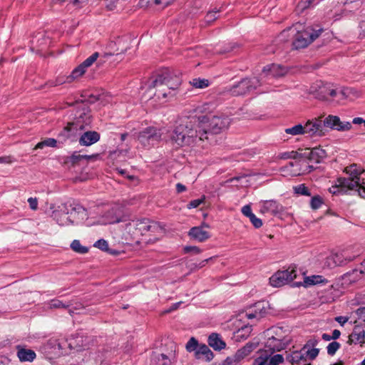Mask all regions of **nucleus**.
Wrapping results in <instances>:
<instances>
[{"label":"nucleus","mask_w":365,"mask_h":365,"mask_svg":"<svg viewBox=\"0 0 365 365\" xmlns=\"http://www.w3.org/2000/svg\"><path fill=\"white\" fill-rule=\"evenodd\" d=\"M256 344L254 343L248 342L243 347L238 349L235 355V361H240L247 356H248L256 348Z\"/></svg>","instance_id":"26"},{"label":"nucleus","mask_w":365,"mask_h":365,"mask_svg":"<svg viewBox=\"0 0 365 365\" xmlns=\"http://www.w3.org/2000/svg\"><path fill=\"white\" fill-rule=\"evenodd\" d=\"M348 187L340 185L336 180V184L329 187V191L333 195L344 194L349 191Z\"/></svg>","instance_id":"40"},{"label":"nucleus","mask_w":365,"mask_h":365,"mask_svg":"<svg viewBox=\"0 0 365 365\" xmlns=\"http://www.w3.org/2000/svg\"><path fill=\"white\" fill-rule=\"evenodd\" d=\"M322 204H323L322 198L319 195L312 197L310 200V205L313 210L319 209L322 206Z\"/></svg>","instance_id":"48"},{"label":"nucleus","mask_w":365,"mask_h":365,"mask_svg":"<svg viewBox=\"0 0 365 365\" xmlns=\"http://www.w3.org/2000/svg\"><path fill=\"white\" fill-rule=\"evenodd\" d=\"M282 206L275 200H264L260 202V212L277 215L281 212Z\"/></svg>","instance_id":"16"},{"label":"nucleus","mask_w":365,"mask_h":365,"mask_svg":"<svg viewBox=\"0 0 365 365\" xmlns=\"http://www.w3.org/2000/svg\"><path fill=\"white\" fill-rule=\"evenodd\" d=\"M219 11H220V10L214 9L212 11L207 12V14H206V16L205 17V21L208 24L213 22L215 19H217V14Z\"/></svg>","instance_id":"52"},{"label":"nucleus","mask_w":365,"mask_h":365,"mask_svg":"<svg viewBox=\"0 0 365 365\" xmlns=\"http://www.w3.org/2000/svg\"><path fill=\"white\" fill-rule=\"evenodd\" d=\"M265 348L266 349L264 351L273 354L275 351H279L283 349L284 344L282 343L281 340L272 336L267 339Z\"/></svg>","instance_id":"25"},{"label":"nucleus","mask_w":365,"mask_h":365,"mask_svg":"<svg viewBox=\"0 0 365 365\" xmlns=\"http://www.w3.org/2000/svg\"><path fill=\"white\" fill-rule=\"evenodd\" d=\"M98 155H81L78 152H73V153L68 158V163H71L73 165L77 164L79 161L83 159L90 160L96 158Z\"/></svg>","instance_id":"34"},{"label":"nucleus","mask_w":365,"mask_h":365,"mask_svg":"<svg viewBox=\"0 0 365 365\" xmlns=\"http://www.w3.org/2000/svg\"><path fill=\"white\" fill-rule=\"evenodd\" d=\"M71 247L73 251L80 254H85L88 252V249L86 247L82 246L78 240H74L71 242Z\"/></svg>","instance_id":"41"},{"label":"nucleus","mask_w":365,"mask_h":365,"mask_svg":"<svg viewBox=\"0 0 365 365\" xmlns=\"http://www.w3.org/2000/svg\"><path fill=\"white\" fill-rule=\"evenodd\" d=\"M78 122L85 125H89L91 123V110L88 107H84L78 112Z\"/></svg>","instance_id":"32"},{"label":"nucleus","mask_w":365,"mask_h":365,"mask_svg":"<svg viewBox=\"0 0 365 365\" xmlns=\"http://www.w3.org/2000/svg\"><path fill=\"white\" fill-rule=\"evenodd\" d=\"M336 266H343L354 259V257L347 256L345 252H337L332 254Z\"/></svg>","instance_id":"35"},{"label":"nucleus","mask_w":365,"mask_h":365,"mask_svg":"<svg viewBox=\"0 0 365 365\" xmlns=\"http://www.w3.org/2000/svg\"><path fill=\"white\" fill-rule=\"evenodd\" d=\"M295 266L289 267L288 269L282 271H277L269 278V284L274 287H280L292 281L297 275Z\"/></svg>","instance_id":"8"},{"label":"nucleus","mask_w":365,"mask_h":365,"mask_svg":"<svg viewBox=\"0 0 365 365\" xmlns=\"http://www.w3.org/2000/svg\"><path fill=\"white\" fill-rule=\"evenodd\" d=\"M253 365H268L267 356L264 351H262L260 355L255 359Z\"/></svg>","instance_id":"50"},{"label":"nucleus","mask_w":365,"mask_h":365,"mask_svg":"<svg viewBox=\"0 0 365 365\" xmlns=\"http://www.w3.org/2000/svg\"><path fill=\"white\" fill-rule=\"evenodd\" d=\"M323 126L324 130L330 128L339 131L349 130L351 128V124L349 122H342L336 115H329L323 119Z\"/></svg>","instance_id":"12"},{"label":"nucleus","mask_w":365,"mask_h":365,"mask_svg":"<svg viewBox=\"0 0 365 365\" xmlns=\"http://www.w3.org/2000/svg\"><path fill=\"white\" fill-rule=\"evenodd\" d=\"M68 83L67 81V76L66 77H58L53 82L51 83L52 86H57L63 83Z\"/></svg>","instance_id":"58"},{"label":"nucleus","mask_w":365,"mask_h":365,"mask_svg":"<svg viewBox=\"0 0 365 365\" xmlns=\"http://www.w3.org/2000/svg\"><path fill=\"white\" fill-rule=\"evenodd\" d=\"M284 132L291 135H298L304 134V125L302 124H297L292 128H287L284 130Z\"/></svg>","instance_id":"39"},{"label":"nucleus","mask_w":365,"mask_h":365,"mask_svg":"<svg viewBox=\"0 0 365 365\" xmlns=\"http://www.w3.org/2000/svg\"><path fill=\"white\" fill-rule=\"evenodd\" d=\"M352 92L353 90L351 88H344L340 91V93L344 98L349 97Z\"/></svg>","instance_id":"61"},{"label":"nucleus","mask_w":365,"mask_h":365,"mask_svg":"<svg viewBox=\"0 0 365 365\" xmlns=\"http://www.w3.org/2000/svg\"><path fill=\"white\" fill-rule=\"evenodd\" d=\"M323 31L324 29L318 26H308L302 31H298L292 41L293 48L294 49L306 48L317 39Z\"/></svg>","instance_id":"5"},{"label":"nucleus","mask_w":365,"mask_h":365,"mask_svg":"<svg viewBox=\"0 0 365 365\" xmlns=\"http://www.w3.org/2000/svg\"><path fill=\"white\" fill-rule=\"evenodd\" d=\"M86 70L80 64L73 70L69 76H67V81L68 83L73 82L76 79L82 76L86 73Z\"/></svg>","instance_id":"36"},{"label":"nucleus","mask_w":365,"mask_h":365,"mask_svg":"<svg viewBox=\"0 0 365 365\" xmlns=\"http://www.w3.org/2000/svg\"><path fill=\"white\" fill-rule=\"evenodd\" d=\"M318 344L319 339L316 338L309 339L300 350L286 351L285 361L291 365H311L312 361L319 355V349L316 348Z\"/></svg>","instance_id":"3"},{"label":"nucleus","mask_w":365,"mask_h":365,"mask_svg":"<svg viewBox=\"0 0 365 365\" xmlns=\"http://www.w3.org/2000/svg\"><path fill=\"white\" fill-rule=\"evenodd\" d=\"M70 305H71V304H69V303L65 304L58 299H52L49 302V307L51 309H60V308L66 309V308H68L70 307Z\"/></svg>","instance_id":"45"},{"label":"nucleus","mask_w":365,"mask_h":365,"mask_svg":"<svg viewBox=\"0 0 365 365\" xmlns=\"http://www.w3.org/2000/svg\"><path fill=\"white\" fill-rule=\"evenodd\" d=\"M324 266L329 269H332L335 267H337L336 264V261L334 260V258L332 254L331 255L328 256L325 259Z\"/></svg>","instance_id":"54"},{"label":"nucleus","mask_w":365,"mask_h":365,"mask_svg":"<svg viewBox=\"0 0 365 365\" xmlns=\"http://www.w3.org/2000/svg\"><path fill=\"white\" fill-rule=\"evenodd\" d=\"M99 53L95 52L88 58H87L85 61H83L81 65L86 70L88 67H90L99 57Z\"/></svg>","instance_id":"44"},{"label":"nucleus","mask_w":365,"mask_h":365,"mask_svg":"<svg viewBox=\"0 0 365 365\" xmlns=\"http://www.w3.org/2000/svg\"><path fill=\"white\" fill-rule=\"evenodd\" d=\"M242 213L250 218L254 213L252 212L251 206L250 205H246L242 208Z\"/></svg>","instance_id":"57"},{"label":"nucleus","mask_w":365,"mask_h":365,"mask_svg":"<svg viewBox=\"0 0 365 365\" xmlns=\"http://www.w3.org/2000/svg\"><path fill=\"white\" fill-rule=\"evenodd\" d=\"M94 247L100 249L102 251L109 252L108 243L103 239L98 240L94 243Z\"/></svg>","instance_id":"49"},{"label":"nucleus","mask_w":365,"mask_h":365,"mask_svg":"<svg viewBox=\"0 0 365 365\" xmlns=\"http://www.w3.org/2000/svg\"><path fill=\"white\" fill-rule=\"evenodd\" d=\"M195 356L197 359H205L207 361H210L213 357V352L210 350L208 346L205 344H201L195 352Z\"/></svg>","instance_id":"24"},{"label":"nucleus","mask_w":365,"mask_h":365,"mask_svg":"<svg viewBox=\"0 0 365 365\" xmlns=\"http://www.w3.org/2000/svg\"><path fill=\"white\" fill-rule=\"evenodd\" d=\"M304 134L309 136H323L325 135L327 130L323 126L322 118H314L308 120L304 125Z\"/></svg>","instance_id":"11"},{"label":"nucleus","mask_w":365,"mask_h":365,"mask_svg":"<svg viewBox=\"0 0 365 365\" xmlns=\"http://www.w3.org/2000/svg\"><path fill=\"white\" fill-rule=\"evenodd\" d=\"M139 143L147 149L158 144L162 139L160 130L155 127H148L138 133Z\"/></svg>","instance_id":"7"},{"label":"nucleus","mask_w":365,"mask_h":365,"mask_svg":"<svg viewBox=\"0 0 365 365\" xmlns=\"http://www.w3.org/2000/svg\"><path fill=\"white\" fill-rule=\"evenodd\" d=\"M88 341V337L84 338L83 336L79 334H77L75 337L67 339L68 348L70 349H76L78 351L84 349Z\"/></svg>","instance_id":"20"},{"label":"nucleus","mask_w":365,"mask_h":365,"mask_svg":"<svg viewBox=\"0 0 365 365\" xmlns=\"http://www.w3.org/2000/svg\"><path fill=\"white\" fill-rule=\"evenodd\" d=\"M294 191L297 195H304V196H310L311 195V192H310L309 190L304 184H301V185L294 187Z\"/></svg>","instance_id":"46"},{"label":"nucleus","mask_w":365,"mask_h":365,"mask_svg":"<svg viewBox=\"0 0 365 365\" xmlns=\"http://www.w3.org/2000/svg\"><path fill=\"white\" fill-rule=\"evenodd\" d=\"M51 217L61 226L77 225L88 217L87 210L78 202L71 200L57 207L51 206Z\"/></svg>","instance_id":"2"},{"label":"nucleus","mask_w":365,"mask_h":365,"mask_svg":"<svg viewBox=\"0 0 365 365\" xmlns=\"http://www.w3.org/2000/svg\"><path fill=\"white\" fill-rule=\"evenodd\" d=\"M328 280L322 275H312L309 277H304L302 282H296L295 284L297 287L304 286L307 287L317 284H326Z\"/></svg>","instance_id":"19"},{"label":"nucleus","mask_w":365,"mask_h":365,"mask_svg":"<svg viewBox=\"0 0 365 365\" xmlns=\"http://www.w3.org/2000/svg\"><path fill=\"white\" fill-rule=\"evenodd\" d=\"M365 339V330L359 325L354 326L352 332L349 336L347 344L351 345L353 344H363Z\"/></svg>","instance_id":"17"},{"label":"nucleus","mask_w":365,"mask_h":365,"mask_svg":"<svg viewBox=\"0 0 365 365\" xmlns=\"http://www.w3.org/2000/svg\"><path fill=\"white\" fill-rule=\"evenodd\" d=\"M265 302H258L255 304V311L252 313L247 314L249 319L262 317L266 313Z\"/></svg>","instance_id":"31"},{"label":"nucleus","mask_w":365,"mask_h":365,"mask_svg":"<svg viewBox=\"0 0 365 365\" xmlns=\"http://www.w3.org/2000/svg\"><path fill=\"white\" fill-rule=\"evenodd\" d=\"M136 230H138L141 235H145L147 232H158L161 230L160 225L154 221H150L149 219L138 220L135 222Z\"/></svg>","instance_id":"14"},{"label":"nucleus","mask_w":365,"mask_h":365,"mask_svg":"<svg viewBox=\"0 0 365 365\" xmlns=\"http://www.w3.org/2000/svg\"><path fill=\"white\" fill-rule=\"evenodd\" d=\"M189 236L200 242H205L210 237L208 232L204 230L202 227H193L188 233Z\"/></svg>","instance_id":"21"},{"label":"nucleus","mask_w":365,"mask_h":365,"mask_svg":"<svg viewBox=\"0 0 365 365\" xmlns=\"http://www.w3.org/2000/svg\"><path fill=\"white\" fill-rule=\"evenodd\" d=\"M265 355L267 356L268 365H279L285 360V355L280 354H274L272 352L264 351Z\"/></svg>","instance_id":"33"},{"label":"nucleus","mask_w":365,"mask_h":365,"mask_svg":"<svg viewBox=\"0 0 365 365\" xmlns=\"http://www.w3.org/2000/svg\"><path fill=\"white\" fill-rule=\"evenodd\" d=\"M336 95V90L331 88L328 84H323L319 86L317 93V98L320 100H328L329 97H335Z\"/></svg>","instance_id":"27"},{"label":"nucleus","mask_w":365,"mask_h":365,"mask_svg":"<svg viewBox=\"0 0 365 365\" xmlns=\"http://www.w3.org/2000/svg\"><path fill=\"white\" fill-rule=\"evenodd\" d=\"M205 200V196L203 195L200 199L191 200L187 205L188 209L198 207L201 204L204 203Z\"/></svg>","instance_id":"51"},{"label":"nucleus","mask_w":365,"mask_h":365,"mask_svg":"<svg viewBox=\"0 0 365 365\" xmlns=\"http://www.w3.org/2000/svg\"><path fill=\"white\" fill-rule=\"evenodd\" d=\"M208 345L215 350L220 351L225 348L226 343L222 339L220 334L212 333L208 337Z\"/></svg>","instance_id":"23"},{"label":"nucleus","mask_w":365,"mask_h":365,"mask_svg":"<svg viewBox=\"0 0 365 365\" xmlns=\"http://www.w3.org/2000/svg\"><path fill=\"white\" fill-rule=\"evenodd\" d=\"M356 314L359 319L365 322V307L359 308L356 310Z\"/></svg>","instance_id":"62"},{"label":"nucleus","mask_w":365,"mask_h":365,"mask_svg":"<svg viewBox=\"0 0 365 365\" xmlns=\"http://www.w3.org/2000/svg\"><path fill=\"white\" fill-rule=\"evenodd\" d=\"M84 98L82 101L86 102L90 104L95 103L96 102H99L100 104L105 105V95L103 93H91L88 96H82Z\"/></svg>","instance_id":"29"},{"label":"nucleus","mask_w":365,"mask_h":365,"mask_svg":"<svg viewBox=\"0 0 365 365\" xmlns=\"http://www.w3.org/2000/svg\"><path fill=\"white\" fill-rule=\"evenodd\" d=\"M184 251L186 253L193 252L195 254H199L201 252V250L198 247H196V246H186L184 248Z\"/></svg>","instance_id":"60"},{"label":"nucleus","mask_w":365,"mask_h":365,"mask_svg":"<svg viewBox=\"0 0 365 365\" xmlns=\"http://www.w3.org/2000/svg\"><path fill=\"white\" fill-rule=\"evenodd\" d=\"M152 365H171V359L164 354L154 353L151 358Z\"/></svg>","instance_id":"30"},{"label":"nucleus","mask_w":365,"mask_h":365,"mask_svg":"<svg viewBox=\"0 0 365 365\" xmlns=\"http://www.w3.org/2000/svg\"><path fill=\"white\" fill-rule=\"evenodd\" d=\"M348 319H349L348 317H342V316L336 317L335 318V320L339 324H340L341 326H343L348 321Z\"/></svg>","instance_id":"63"},{"label":"nucleus","mask_w":365,"mask_h":365,"mask_svg":"<svg viewBox=\"0 0 365 365\" xmlns=\"http://www.w3.org/2000/svg\"><path fill=\"white\" fill-rule=\"evenodd\" d=\"M303 155L302 153H298L297 151L292 150V151H286L283 153H280L278 155V158L282 160H287V159H299L302 158Z\"/></svg>","instance_id":"37"},{"label":"nucleus","mask_w":365,"mask_h":365,"mask_svg":"<svg viewBox=\"0 0 365 365\" xmlns=\"http://www.w3.org/2000/svg\"><path fill=\"white\" fill-rule=\"evenodd\" d=\"M249 219L255 228H259L263 225L262 220L258 218L255 214H253Z\"/></svg>","instance_id":"55"},{"label":"nucleus","mask_w":365,"mask_h":365,"mask_svg":"<svg viewBox=\"0 0 365 365\" xmlns=\"http://www.w3.org/2000/svg\"><path fill=\"white\" fill-rule=\"evenodd\" d=\"M365 179L362 178V180H361V183L359 185L358 187H356L354 190H349L350 191H356L358 192V194L359 196L364 197H365Z\"/></svg>","instance_id":"53"},{"label":"nucleus","mask_w":365,"mask_h":365,"mask_svg":"<svg viewBox=\"0 0 365 365\" xmlns=\"http://www.w3.org/2000/svg\"><path fill=\"white\" fill-rule=\"evenodd\" d=\"M128 37H118L115 41H110L106 46V51L103 57L119 55L125 52L129 48Z\"/></svg>","instance_id":"10"},{"label":"nucleus","mask_w":365,"mask_h":365,"mask_svg":"<svg viewBox=\"0 0 365 365\" xmlns=\"http://www.w3.org/2000/svg\"><path fill=\"white\" fill-rule=\"evenodd\" d=\"M187 190L186 187L182 185V183H177L176 184V192L177 193H181Z\"/></svg>","instance_id":"64"},{"label":"nucleus","mask_w":365,"mask_h":365,"mask_svg":"<svg viewBox=\"0 0 365 365\" xmlns=\"http://www.w3.org/2000/svg\"><path fill=\"white\" fill-rule=\"evenodd\" d=\"M101 135L96 131H86L79 138V144L83 146H90L100 140Z\"/></svg>","instance_id":"18"},{"label":"nucleus","mask_w":365,"mask_h":365,"mask_svg":"<svg viewBox=\"0 0 365 365\" xmlns=\"http://www.w3.org/2000/svg\"><path fill=\"white\" fill-rule=\"evenodd\" d=\"M181 84V78L179 76L174 75L166 69L158 74L152 85L156 88L155 95L158 98H165L173 96L175 91Z\"/></svg>","instance_id":"4"},{"label":"nucleus","mask_w":365,"mask_h":365,"mask_svg":"<svg viewBox=\"0 0 365 365\" xmlns=\"http://www.w3.org/2000/svg\"><path fill=\"white\" fill-rule=\"evenodd\" d=\"M28 202L30 208L32 210H36L38 208V200L36 197H29L28 199Z\"/></svg>","instance_id":"59"},{"label":"nucleus","mask_w":365,"mask_h":365,"mask_svg":"<svg viewBox=\"0 0 365 365\" xmlns=\"http://www.w3.org/2000/svg\"><path fill=\"white\" fill-rule=\"evenodd\" d=\"M191 85L196 88H205L209 86L210 82L205 78H194L190 81Z\"/></svg>","instance_id":"42"},{"label":"nucleus","mask_w":365,"mask_h":365,"mask_svg":"<svg viewBox=\"0 0 365 365\" xmlns=\"http://www.w3.org/2000/svg\"><path fill=\"white\" fill-rule=\"evenodd\" d=\"M260 85L261 82L257 78H244L230 88V93L233 96L245 95L256 89Z\"/></svg>","instance_id":"9"},{"label":"nucleus","mask_w":365,"mask_h":365,"mask_svg":"<svg viewBox=\"0 0 365 365\" xmlns=\"http://www.w3.org/2000/svg\"><path fill=\"white\" fill-rule=\"evenodd\" d=\"M15 161H16L15 158L11 155L0 157V163H2V164H11Z\"/></svg>","instance_id":"56"},{"label":"nucleus","mask_w":365,"mask_h":365,"mask_svg":"<svg viewBox=\"0 0 365 365\" xmlns=\"http://www.w3.org/2000/svg\"><path fill=\"white\" fill-rule=\"evenodd\" d=\"M345 172L350 178H339L338 182L339 185L348 187L349 190H354L358 187L363 178L361 175L364 173V169L356 164H352L345 168Z\"/></svg>","instance_id":"6"},{"label":"nucleus","mask_w":365,"mask_h":365,"mask_svg":"<svg viewBox=\"0 0 365 365\" xmlns=\"http://www.w3.org/2000/svg\"><path fill=\"white\" fill-rule=\"evenodd\" d=\"M230 119L224 113L189 116L175 126L170 135L173 144L194 146L209 140V135L218 134L228 128Z\"/></svg>","instance_id":"1"},{"label":"nucleus","mask_w":365,"mask_h":365,"mask_svg":"<svg viewBox=\"0 0 365 365\" xmlns=\"http://www.w3.org/2000/svg\"><path fill=\"white\" fill-rule=\"evenodd\" d=\"M57 146V140L54 138H48L38 143L34 149H43L44 147L55 148Z\"/></svg>","instance_id":"38"},{"label":"nucleus","mask_w":365,"mask_h":365,"mask_svg":"<svg viewBox=\"0 0 365 365\" xmlns=\"http://www.w3.org/2000/svg\"><path fill=\"white\" fill-rule=\"evenodd\" d=\"M340 347L341 344L339 342L332 341L327 346V354L329 356H334Z\"/></svg>","instance_id":"47"},{"label":"nucleus","mask_w":365,"mask_h":365,"mask_svg":"<svg viewBox=\"0 0 365 365\" xmlns=\"http://www.w3.org/2000/svg\"><path fill=\"white\" fill-rule=\"evenodd\" d=\"M200 345V344L198 343L197 340L195 337H191L187 342L185 348L187 351L188 352H196V350H197Z\"/></svg>","instance_id":"43"},{"label":"nucleus","mask_w":365,"mask_h":365,"mask_svg":"<svg viewBox=\"0 0 365 365\" xmlns=\"http://www.w3.org/2000/svg\"><path fill=\"white\" fill-rule=\"evenodd\" d=\"M108 350L104 347L96 351H89L85 354L82 360L83 365H101L106 358Z\"/></svg>","instance_id":"13"},{"label":"nucleus","mask_w":365,"mask_h":365,"mask_svg":"<svg viewBox=\"0 0 365 365\" xmlns=\"http://www.w3.org/2000/svg\"><path fill=\"white\" fill-rule=\"evenodd\" d=\"M17 356L21 361H33L36 356L34 351L17 346Z\"/></svg>","instance_id":"22"},{"label":"nucleus","mask_w":365,"mask_h":365,"mask_svg":"<svg viewBox=\"0 0 365 365\" xmlns=\"http://www.w3.org/2000/svg\"><path fill=\"white\" fill-rule=\"evenodd\" d=\"M288 72L286 67L278 64L267 65L263 68L262 73L265 76L280 78L285 76Z\"/></svg>","instance_id":"15"},{"label":"nucleus","mask_w":365,"mask_h":365,"mask_svg":"<svg viewBox=\"0 0 365 365\" xmlns=\"http://www.w3.org/2000/svg\"><path fill=\"white\" fill-rule=\"evenodd\" d=\"M175 0H140L142 6H158L159 9H165L171 5Z\"/></svg>","instance_id":"28"}]
</instances>
